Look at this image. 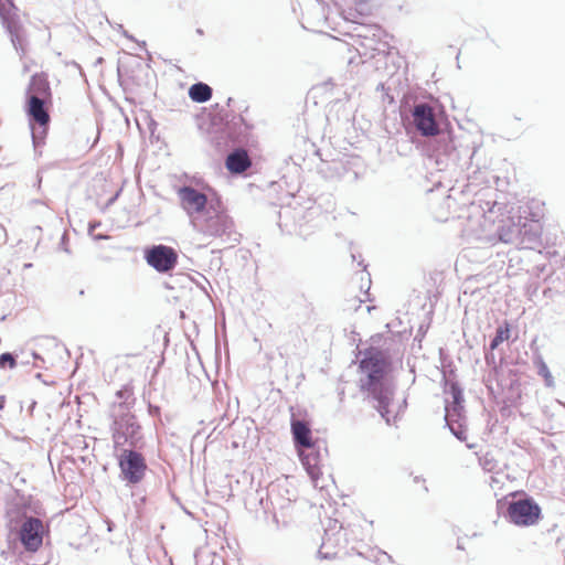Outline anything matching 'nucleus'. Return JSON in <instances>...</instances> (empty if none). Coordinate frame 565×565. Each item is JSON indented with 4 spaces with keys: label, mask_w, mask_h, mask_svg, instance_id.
<instances>
[{
    "label": "nucleus",
    "mask_w": 565,
    "mask_h": 565,
    "mask_svg": "<svg viewBox=\"0 0 565 565\" xmlns=\"http://www.w3.org/2000/svg\"><path fill=\"white\" fill-rule=\"evenodd\" d=\"M365 532L361 524L348 523L345 526L335 519H329L322 537L318 556L323 559H331L343 552L345 555L355 553L370 561L383 563L384 559L392 561L386 552L372 548L364 543Z\"/></svg>",
    "instance_id": "nucleus-1"
},
{
    "label": "nucleus",
    "mask_w": 565,
    "mask_h": 565,
    "mask_svg": "<svg viewBox=\"0 0 565 565\" xmlns=\"http://www.w3.org/2000/svg\"><path fill=\"white\" fill-rule=\"evenodd\" d=\"M360 390L373 403L374 408L387 424L391 423L388 406L394 388L388 379L390 362L379 350H367L359 364Z\"/></svg>",
    "instance_id": "nucleus-2"
},
{
    "label": "nucleus",
    "mask_w": 565,
    "mask_h": 565,
    "mask_svg": "<svg viewBox=\"0 0 565 565\" xmlns=\"http://www.w3.org/2000/svg\"><path fill=\"white\" fill-rule=\"evenodd\" d=\"M113 420V439L116 447H121L129 444L131 447H137L141 440L140 425L137 423L136 417L130 412L122 409V404H118L114 408Z\"/></svg>",
    "instance_id": "nucleus-3"
},
{
    "label": "nucleus",
    "mask_w": 565,
    "mask_h": 565,
    "mask_svg": "<svg viewBox=\"0 0 565 565\" xmlns=\"http://www.w3.org/2000/svg\"><path fill=\"white\" fill-rule=\"evenodd\" d=\"M49 102L50 100H40L34 97L26 98V114L35 150L43 143L46 137L50 124V115L46 107Z\"/></svg>",
    "instance_id": "nucleus-4"
},
{
    "label": "nucleus",
    "mask_w": 565,
    "mask_h": 565,
    "mask_svg": "<svg viewBox=\"0 0 565 565\" xmlns=\"http://www.w3.org/2000/svg\"><path fill=\"white\" fill-rule=\"evenodd\" d=\"M507 516L518 526H531L541 519V508L531 497H522L508 503Z\"/></svg>",
    "instance_id": "nucleus-5"
},
{
    "label": "nucleus",
    "mask_w": 565,
    "mask_h": 565,
    "mask_svg": "<svg viewBox=\"0 0 565 565\" xmlns=\"http://www.w3.org/2000/svg\"><path fill=\"white\" fill-rule=\"evenodd\" d=\"M0 20L2 26L10 35L14 50L22 56L25 53V32L12 3H0Z\"/></svg>",
    "instance_id": "nucleus-6"
},
{
    "label": "nucleus",
    "mask_w": 565,
    "mask_h": 565,
    "mask_svg": "<svg viewBox=\"0 0 565 565\" xmlns=\"http://www.w3.org/2000/svg\"><path fill=\"white\" fill-rule=\"evenodd\" d=\"M118 465L122 480L130 484L139 483L147 470L143 456L134 449H121Z\"/></svg>",
    "instance_id": "nucleus-7"
},
{
    "label": "nucleus",
    "mask_w": 565,
    "mask_h": 565,
    "mask_svg": "<svg viewBox=\"0 0 565 565\" xmlns=\"http://www.w3.org/2000/svg\"><path fill=\"white\" fill-rule=\"evenodd\" d=\"M202 231L209 236H227L231 242H238L237 234L234 231V222L224 211L209 209Z\"/></svg>",
    "instance_id": "nucleus-8"
},
{
    "label": "nucleus",
    "mask_w": 565,
    "mask_h": 565,
    "mask_svg": "<svg viewBox=\"0 0 565 565\" xmlns=\"http://www.w3.org/2000/svg\"><path fill=\"white\" fill-rule=\"evenodd\" d=\"M413 125L423 137H435L440 132L435 108L427 103L415 104L412 109Z\"/></svg>",
    "instance_id": "nucleus-9"
},
{
    "label": "nucleus",
    "mask_w": 565,
    "mask_h": 565,
    "mask_svg": "<svg viewBox=\"0 0 565 565\" xmlns=\"http://www.w3.org/2000/svg\"><path fill=\"white\" fill-rule=\"evenodd\" d=\"M145 259L158 273H169L178 263L177 252L167 245H153L146 249Z\"/></svg>",
    "instance_id": "nucleus-10"
},
{
    "label": "nucleus",
    "mask_w": 565,
    "mask_h": 565,
    "mask_svg": "<svg viewBox=\"0 0 565 565\" xmlns=\"http://www.w3.org/2000/svg\"><path fill=\"white\" fill-rule=\"evenodd\" d=\"M44 526L38 518H26L19 531V539L25 551L34 553L43 543Z\"/></svg>",
    "instance_id": "nucleus-11"
},
{
    "label": "nucleus",
    "mask_w": 565,
    "mask_h": 565,
    "mask_svg": "<svg viewBox=\"0 0 565 565\" xmlns=\"http://www.w3.org/2000/svg\"><path fill=\"white\" fill-rule=\"evenodd\" d=\"M178 196L180 199L182 209L190 216H192L194 213L203 212L207 204L206 195L189 185L181 186L178 190Z\"/></svg>",
    "instance_id": "nucleus-12"
},
{
    "label": "nucleus",
    "mask_w": 565,
    "mask_h": 565,
    "mask_svg": "<svg viewBox=\"0 0 565 565\" xmlns=\"http://www.w3.org/2000/svg\"><path fill=\"white\" fill-rule=\"evenodd\" d=\"M298 455L307 473L315 482V487H318V479L321 473V463L323 461L322 451L316 444H312L298 450Z\"/></svg>",
    "instance_id": "nucleus-13"
},
{
    "label": "nucleus",
    "mask_w": 565,
    "mask_h": 565,
    "mask_svg": "<svg viewBox=\"0 0 565 565\" xmlns=\"http://www.w3.org/2000/svg\"><path fill=\"white\" fill-rule=\"evenodd\" d=\"M445 394L450 395L451 399H446L445 415L454 417H462L465 415L463 393L457 382H447Z\"/></svg>",
    "instance_id": "nucleus-14"
},
{
    "label": "nucleus",
    "mask_w": 565,
    "mask_h": 565,
    "mask_svg": "<svg viewBox=\"0 0 565 565\" xmlns=\"http://www.w3.org/2000/svg\"><path fill=\"white\" fill-rule=\"evenodd\" d=\"M291 434L297 450L315 444L311 437V429L309 425L303 420H291Z\"/></svg>",
    "instance_id": "nucleus-15"
},
{
    "label": "nucleus",
    "mask_w": 565,
    "mask_h": 565,
    "mask_svg": "<svg viewBox=\"0 0 565 565\" xmlns=\"http://www.w3.org/2000/svg\"><path fill=\"white\" fill-rule=\"evenodd\" d=\"M28 97H34L40 100H51V88L43 75L35 74L31 77L26 92V98Z\"/></svg>",
    "instance_id": "nucleus-16"
},
{
    "label": "nucleus",
    "mask_w": 565,
    "mask_h": 565,
    "mask_svg": "<svg viewBox=\"0 0 565 565\" xmlns=\"http://www.w3.org/2000/svg\"><path fill=\"white\" fill-rule=\"evenodd\" d=\"M250 166L249 157L244 149H235L225 160V167L232 173H243Z\"/></svg>",
    "instance_id": "nucleus-17"
},
{
    "label": "nucleus",
    "mask_w": 565,
    "mask_h": 565,
    "mask_svg": "<svg viewBox=\"0 0 565 565\" xmlns=\"http://www.w3.org/2000/svg\"><path fill=\"white\" fill-rule=\"evenodd\" d=\"M521 231V217L518 223L512 220L504 222L498 230L499 239L505 244H511L519 247Z\"/></svg>",
    "instance_id": "nucleus-18"
},
{
    "label": "nucleus",
    "mask_w": 565,
    "mask_h": 565,
    "mask_svg": "<svg viewBox=\"0 0 565 565\" xmlns=\"http://www.w3.org/2000/svg\"><path fill=\"white\" fill-rule=\"evenodd\" d=\"M519 247L521 248H534L539 243L540 232L539 226L534 223L523 222L521 223Z\"/></svg>",
    "instance_id": "nucleus-19"
},
{
    "label": "nucleus",
    "mask_w": 565,
    "mask_h": 565,
    "mask_svg": "<svg viewBox=\"0 0 565 565\" xmlns=\"http://www.w3.org/2000/svg\"><path fill=\"white\" fill-rule=\"evenodd\" d=\"M212 88L202 82L195 83L189 88V97L195 103H206L212 97Z\"/></svg>",
    "instance_id": "nucleus-20"
},
{
    "label": "nucleus",
    "mask_w": 565,
    "mask_h": 565,
    "mask_svg": "<svg viewBox=\"0 0 565 565\" xmlns=\"http://www.w3.org/2000/svg\"><path fill=\"white\" fill-rule=\"evenodd\" d=\"M445 422L451 434L460 441H466L467 439V430L463 425L465 415L462 417H454L445 415Z\"/></svg>",
    "instance_id": "nucleus-21"
},
{
    "label": "nucleus",
    "mask_w": 565,
    "mask_h": 565,
    "mask_svg": "<svg viewBox=\"0 0 565 565\" xmlns=\"http://www.w3.org/2000/svg\"><path fill=\"white\" fill-rule=\"evenodd\" d=\"M534 365L537 369V374L544 379L545 385L547 387H554V385H555L554 377H553L552 373L550 372L547 364L544 362V360L541 355H537L534 359Z\"/></svg>",
    "instance_id": "nucleus-22"
},
{
    "label": "nucleus",
    "mask_w": 565,
    "mask_h": 565,
    "mask_svg": "<svg viewBox=\"0 0 565 565\" xmlns=\"http://www.w3.org/2000/svg\"><path fill=\"white\" fill-rule=\"evenodd\" d=\"M510 337V327L508 322H504L503 326H500L495 330V335L490 342V350H495L503 341L508 340Z\"/></svg>",
    "instance_id": "nucleus-23"
},
{
    "label": "nucleus",
    "mask_w": 565,
    "mask_h": 565,
    "mask_svg": "<svg viewBox=\"0 0 565 565\" xmlns=\"http://www.w3.org/2000/svg\"><path fill=\"white\" fill-rule=\"evenodd\" d=\"M6 365L10 369H14L17 366L15 356L10 352H6L0 355V366L4 367Z\"/></svg>",
    "instance_id": "nucleus-24"
},
{
    "label": "nucleus",
    "mask_w": 565,
    "mask_h": 565,
    "mask_svg": "<svg viewBox=\"0 0 565 565\" xmlns=\"http://www.w3.org/2000/svg\"><path fill=\"white\" fill-rule=\"evenodd\" d=\"M129 391L128 390H124V391H118L117 392V396L119 399H124V402H120L122 404V409L126 411L125 408V404L127 403V397L129 396Z\"/></svg>",
    "instance_id": "nucleus-25"
},
{
    "label": "nucleus",
    "mask_w": 565,
    "mask_h": 565,
    "mask_svg": "<svg viewBox=\"0 0 565 565\" xmlns=\"http://www.w3.org/2000/svg\"><path fill=\"white\" fill-rule=\"evenodd\" d=\"M65 235L62 236V242H61V246L62 248L65 250V252H68V249L65 247Z\"/></svg>",
    "instance_id": "nucleus-26"
},
{
    "label": "nucleus",
    "mask_w": 565,
    "mask_h": 565,
    "mask_svg": "<svg viewBox=\"0 0 565 565\" xmlns=\"http://www.w3.org/2000/svg\"><path fill=\"white\" fill-rule=\"evenodd\" d=\"M124 35H126L128 39H131V35L127 34V32H124Z\"/></svg>",
    "instance_id": "nucleus-27"
},
{
    "label": "nucleus",
    "mask_w": 565,
    "mask_h": 565,
    "mask_svg": "<svg viewBox=\"0 0 565 565\" xmlns=\"http://www.w3.org/2000/svg\"><path fill=\"white\" fill-rule=\"evenodd\" d=\"M124 35H126L128 39H131V35L127 34V32H124Z\"/></svg>",
    "instance_id": "nucleus-28"
},
{
    "label": "nucleus",
    "mask_w": 565,
    "mask_h": 565,
    "mask_svg": "<svg viewBox=\"0 0 565 565\" xmlns=\"http://www.w3.org/2000/svg\"><path fill=\"white\" fill-rule=\"evenodd\" d=\"M124 35H126L128 39H131V35L127 34V32H124Z\"/></svg>",
    "instance_id": "nucleus-29"
},
{
    "label": "nucleus",
    "mask_w": 565,
    "mask_h": 565,
    "mask_svg": "<svg viewBox=\"0 0 565 565\" xmlns=\"http://www.w3.org/2000/svg\"><path fill=\"white\" fill-rule=\"evenodd\" d=\"M32 264H25L24 267L30 268Z\"/></svg>",
    "instance_id": "nucleus-30"
}]
</instances>
